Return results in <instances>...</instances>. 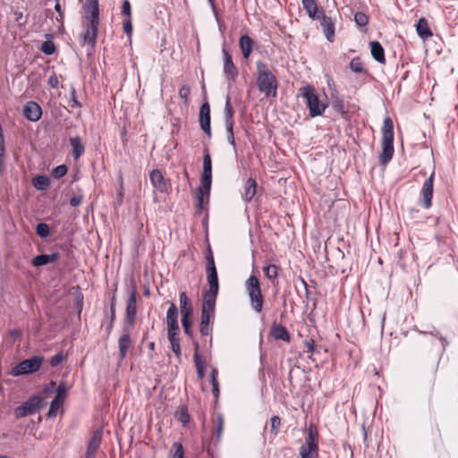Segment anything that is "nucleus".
<instances>
[{
	"label": "nucleus",
	"instance_id": "f257e3e1",
	"mask_svg": "<svg viewBox=\"0 0 458 458\" xmlns=\"http://www.w3.org/2000/svg\"><path fill=\"white\" fill-rule=\"evenodd\" d=\"M85 16L83 17L82 26L84 32L82 35V43L89 44L92 47L96 45V39L99 26V7L98 0H86L84 5Z\"/></svg>",
	"mask_w": 458,
	"mask_h": 458
},
{
	"label": "nucleus",
	"instance_id": "f03ea898",
	"mask_svg": "<svg viewBox=\"0 0 458 458\" xmlns=\"http://www.w3.org/2000/svg\"><path fill=\"white\" fill-rule=\"evenodd\" d=\"M256 83L259 92L266 97H276L278 81L276 75L271 72L268 65L263 61L256 62Z\"/></svg>",
	"mask_w": 458,
	"mask_h": 458
},
{
	"label": "nucleus",
	"instance_id": "7ed1b4c3",
	"mask_svg": "<svg viewBox=\"0 0 458 458\" xmlns=\"http://www.w3.org/2000/svg\"><path fill=\"white\" fill-rule=\"evenodd\" d=\"M382 152L380 154V162L386 165L391 161L394 155V123L390 117L384 119L382 128Z\"/></svg>",
	"mask_w": 458,
	"mask_h": 458
},
{
	"label": "nucleus",
	"instance_id": "20e7f679",
	"mask_svg": "<svg viewBox=\"0 0 458 458\" xmlns=\"http://www.w3.org/2000/svg\"><path fill=\"white\" fill-rule=\"evenodd\" d=\"M299 97L305 100L310 117L322 115L327 107V103L319 100L315 88L311 85H306L301 88Z\"/></svg>",
	"mask_w": 458,
	"mask_h": 458
},
{
	"label": "nucleus",
	"instance_id": "39448f33",
	"mask_svg": "<svg viewBox=\"0 0 458 458\" xmlns=\"http://www.w3.org/2000/svg\"><path fill=\"white\" fill-rule=\"evenodd\" d=\"M245 289L248 293L251 308L257 313H260L263 309L264 299L258 276L251 275L245 282Z\"/></svg>",
	"mask_w": 458,
	"mask_h": 458
},
{
	"label": "nucleus",
	"instance_id": "423d86ee",
	"mask_svg": "<svg viewBox=\"0 0 458 458\" xmlns=\"http://www.w3.org/2000/svg\"><path fill=\"white\" fill-rule=\"evenodd\" d=\"M43 360L44 358L38 355L23 360L13 369L12 375L19 377L35 373L40 369Z\"/></svg>",
	"mask_w": 458,
	"mask_h": 458
},
{
	"label": "nucleus",
	"instance_id": "0eeeda50",
	"mask_svg": "<svg viewBox=\"0 0 458 458\" xmlns=\"http://www.w3.org/2000/svg\"><path fill=\"white\" fill-rule=\"evenodd\" d=\"M223 53V73L229 85L236 81L239 75V70L233 61V57L225 47L222 49Z\"/></svg>",
	"mask_w": 458,
	"mask_h": 458
},
{
	"label": "nucleus",
	"instance_id": "6e6552de",
	"mask_svg": "<svg viewBox=\"0 0 458 458\" xmlns=\"http://www.w3.org/2000/svg\"><path fill=\"white\" fill-rule=\"evenodd\" d=\"M42 406V398L34 395L24 402L21 405L14 410L16 418H22L33 414L38 411Z\"/></svg>",
	"mask_w": 458,
	"mask_h": 458
},
{
	"label": "nucleus",
	"instance_id": "1a4fd4ad",
	"mask_svg": "<svg viewBox=\"0 0 458 458\" xmlns=\"http://www.w3.org/2000/svg\"><path fill=\"white\" fill-rule=\"evenodd\" d=\"M137 315V292L135 289L131 291L126 304V314H125V321L126 326L130 328L135 324Z\"/></svg>",
	"mask_w": 458,
	"mask_h": 458
},
{
	"label": "nucleus",
	"instance_id": "9d476101",
	"mask_svg": "<svg viewBox=\"0 0 458 458\" xmlns=\"http://www.w3.org/2000/svg\"><path fill=\"white\" fill-rule=\"evenodd\" d=\"M434 177L435 171L433 170L429 177L424 182L421 189L422 206L427 209L432 205Z\"/></svg>",
	"mask_w": 458,
	"mask_h": 458
},
{
	"label": "nucleus",
	"instance_id": "9b49d317",
	"mask_svg": "<svg viewBox=\"0 0 458 458\" xmlns=\"http://www.w3.org/2000/svg\"><path fill=\"white\" fill-rule=\"evenodd\" d=\"M320 26L322 28L323 33L326 38L329 42H334L335 40V20L326 15L324 11H321V17L319 19Z\"/></svg>",
	"mask_w": 458,
	"mask_h": 458
},
{
	"label": "nucleus",
	"instance_id": "f8f14e48",
	"mask_svg": "<svg viewBox=\"0 0 458 458\" xmlns=\"http://www.w3.org/2000/svg\"><path fill=\"white\" fill-rule=\"evenodd\" d=\"M22 114L29 121L38 122L42 116V109L37 102L31 100L24 105Z\"/></svg>",
	"mask_w": 458,
	"mask_h": 458
},
{
	"label": "nucleus",
	"instance_id": "ddd939ff",
	"mask_svg": "<svg viewBox=\"0 0 458 458\" xmlns=\"http://www.w3.org/2000/svg\"><path fill=\"white\" fill-rule=\"evenodd\" d=\"M199 125L203 131L211 137V126H210V106L208 102H204L199 109Z\"/></svg>",
	"mask_w": 458,
	"mask_h": 458
},
{
	"label": "nucleus",
	"instance_id": "4468645a",
	"mask_svg": "<svg viewBox=\"0 0 458 458\" xmlns=\"http://www.w3.org/2000/svg\"><path fill=\"white\" fill-rule=\"evenodd\" d=\"M131 328L129 327H123V335L119 337L118 347H119V358L120 360L125 359L128 350L131 346V340L130 336Z\"/></svg>",
	"mask_w": 458,
	"mask_h": 458
},
{
	"label": "nucleus",
	"instance_id": "2eb2a0df",
	"mask_svg": "<svg viewBox=\"0 0 458 458\" xmlns=\"http://www.w3.org/2000/svg\"><path fill=\"white\" fill-rule=\"evenodd\" d=\"M219 290H216L215 292L209 289L205 293L201 312L205 313L207 311L208 314L215 315V307H216V300L218 294Z\"/></svg>",
	"mask_w": 458,
	"mask_h": 458
},
{
	"label": "nucleus",
	"instance_id": "dca6fc26",
	"mask_svg": "<svg viewBox=\"0 0 458 458\" xmlns=\"http://www.w3.org/2000/svg\"><path fill=\"white\" fill-rule=\"evenodd\" d=\"M166 323L168 331H180L178 324V308L174 303H171L167 310Z\"/></svg>",
	"mask_w": 458,
	"mask_h": 458
},
{
	"label": "nucleus",
	"instance_id": "f3484780",
	"mask_svg": "<svg viewBox=\"0 0 458 458\" xmlns=\"http://www.w3.org/2000/svg\"><path fill=\"white\" fill-rule=\"evenodd\" d=\"M150 182L153 185V187L160 191V192H165L167 191V183L161 173L160 170L155 169L152 170L149 174Z\"/></svg>",
	"mask_w": 458,
	"mask_h": 458
},
{
	"label": "nucleus",
	"instance_id": "a211bd4d",
	"mask_svg": "<svg viewBox=\"0 0 458 458\" xmlns=\"http://www.w3.org/2000/svg\"><path fill=\"white\" fill-rule=\"evenodd\" d=\"M270 335L276 339V340H283L284 342H290L291 337L290 334L287 331L286 327H284L281 324L273 323L270 330Z\"/></svg>",
	"mask_w": 458,
	"mask_h": 458
},
{
	"label": "nucleus",
	"instance_id": "6ab92c4d",
	"mask_svg": "<svg viewBox=\"0 0 458 458\" xmlns=\"http://www.w3.org/2000/svg\"><path fill=\"white\" fill-rule=\"evenodd\" d=\"M59 257L60 254L58 252H53L51 254H40L34 257V259L31 261V264L34 267H42L56 261L59 259Z\"/></svg>",
	"mask_w": 458,
	"mask_h": 458
},
{
	"label": "nucleus",
	"instance_id": "aec40b11",
	"mask_svg": "<svg viewBox=\"0 0 458 458\" xmlns=\"http://www.w3.org/2000/svg\"><path fill=\"white\" fill-rule=\"evenodd\" d=\"M214 316L215 315L208 314L207 311H205V313L201 312L199 332L202 335L207 336L211 334Z\"/></svg>",
	"mask_w": 458,
	"mask_h": 458
},
{
	"label": "nucleus",
	"instance_id": "412c9836",
	"mask_svg": "<svg viewBox=\"0 0 458 458\" xmlns=\"http://www.w3.org/2000/svg\"><path fill=\"white\" fill-rule=\"evenodd\" d=\"M239 46L242 50V56L248 59L252 52L254 40L248 35H242L239 40Z\"/></svg>",
	"mask_w": 458,
	"mask_h": 458
},
{
	"label": "nucleus",
	"instance_id": "4be33fe9",
	"mask_svg": "<svg viewBox=\"0 0 458 458\" xmlns=\"http://www.w3.org/2000/svg\"><path fill=\"white\" fill-rule=\"evenodd\" d=\"M370 53L372 57L379 64H386L385 50L378 41H371Z\"/></svg>",
	"mask_w": 458,
	"mask_h": 458
},
{
	"label": "nucleus",
	"instance_id": "5701e85b",
	"mask_svg": "<svg viewBox=\"0 0 458 458\" xmlns=\"http://www.w3.org/2000/svg\"><path fill=\"white\" fill-rule=\"evenodd\" d=\"M415 27H416L417 34L423 40H426V39L429 38L430 37H432L433 33L428 27V21L425 18L419 19Z\"/></svg>",
	"mask_w": 458,
	"mask_h": 458
},
{
	"label": "nucleus",
	"instance_id": "b1692460",
	"mask_svg": "<svg viewBox=\"0 0 458 458\" xmlns=\"http://www.w3.org/2000/svg\"><path fill=\"white\" fill-rule=\"evenodd\" d=\"M303 8L306 10L310 18L313 20H319L321 17V11L318 12L316 0H302Z\"/></svg>",
	"mask_w": 458,
	"mask_h": 458
},
{
	"label": "nucleus",
	"instance_id": "393cba45",
	"mask_svg": "<svg viewBox=\"0 0 458 458\" xmlns=\"http://www.w3.org/2000/svg\"><path fill=\"white\" fill-rule=\"evenodd\" d=\"M210 194H208L203 187H199L196 192L197 199V206H196V215H200L201 212L205 209V202H208V198Z\"/></svg>",
	"mask_w": 458,
	"mask_h": 458
},
{
	"label": "nucleus",
	"instance_id": "a878e982",
	"mask_svg": "<svg viewBox=\"0 0 458 458\" xmlns=\"http://www.w3.org/2000/svg\"><path fill=\"white\" fill-rule=\"evenodd\" d=\"M257 182L253 178H249L245 184L243 199L245 201L250 202L253 199L257 193Z\"/></svg>",
	"mask_w": 458,
	"mask_h": 458
},
{
	"label": "nucleus",
	"instance_id": "bb28decb",
	"mask_svg": "<svg viewBox=\"0 0 458 458\" xmlns=\"http://www.w3.org/2000/svg\"><path fill=\"white\" fill-rule=\"evenodd\" d=\"M180 331H168V340L173 352L179 358L181 356Z\"/></svg>",
	"mask_w": 458,
	"mask_h": 458
},
{
	"label": "nucleus",
	"instance_id": "cd10ccee",
	"mask_svg": "<svg viewBox=\"0 0 458 458\" xmlns=\"http://www.w3.org/2000/svg\"><path fill=\"white\" fill-rule=\"evenodd\" d=\"M212 184V168H203L201 178H200V186L203 187L208 194H210Z\"/></svg>",
	"mask_w": 458,
	"mask_h": 458
},
{
	"label": "nucleus",
	"instance_id": "c85d7f7f",
	"mask_svg": "<svg viewBox=\"0 0 458 458\" xmlns=\"http://www.w3.org/2000/svg\"><path fill=\"white\" fill-rule=\"evenodd\" d=\"M318 430L310 425L308 428V435L305 439V444L301 446H311V447H318Z\"/></svg>",
	"mask_w": 458,
	"mask_h": 458
},
{
	"label": "nucleus",
	"instance_id": "c756f323",
	"mask_svg": "<svg viewBox=\"0 0 458 458\" xmlns=\"http://www.w3.org/2000/svg\"><path fill=\"white\" fill-rule=\"evenodd\" d=\"M71 146L72 147V156L74 159H78L85 151L84 145L79 136L70 139Z\"/></svg>",
	"mask_w": 458,
	"mask_h": 458
},
{
	"label": "nucleus",
	"instance_id": "7c9ffc66",
	"mask_svg": "<svg viewBox=\"0 0 458 458\" xmlns=\"http://www.w3.org/2000/svg\"><path fill=\"white\" fill-rule=\"evenodd\" d=\"M180 310H181V315H185V312L187 315L192 314V305L187 297V294L185 292L180 293Z\"/></svg>",
	"mask_w": 458,
	"mask_h": 458
},
{
	"label": "nucleus",
	"instance_id": "2f4dec72",
	"mask_svg": "<svg viewBox=\"0 0 458 458\" xmlns=\"http://www.w3.org/2000/svg\"><path fill=\"white\" fill-rule=\"evenodd\" d=\"M50 183V179L47 175H37L32 180L33 186L38 191H46Z\"/></svg>",
	"mask_w": 458,
	"mask_h": 458
},
{
	"label": "nucleus",
	"instance_id": "473e14b6",
	"mask_svg": "<svg viewBox=\"0 0 458 458\" xmlns=\"http://www.w3.org/2000/svg\"><path fill=\"white\" fill-rule=\"evenodd\" d=\"M207 281L209 285V289L212 291L219 290V282L216 268L206 271Z\"/></svg>",
	"mask_w": 458,
	"mask_h": 458
},
{
	"label": "nucleus",
	"instance_id": "72a5a7b5",
	"mask_svg": "<svg viewBox=\"0 0 458 458\" xmlns=\"http://www.w3.org/2000/svg\"><path fill=\"white\" fill-rule=\"evenodd\" d=\"M101 441H102V428H98L92 434V436L89 439V445H88V448L90 450L98 451V449L100 446Z\"/></svg>",
	"mask_w": 458,
	"mask_h": 458
},
{
	"label": "nucleus",
	"instance_id": "f704fd0d",
	"mask_svg": "<svg viewBox=\"0 0 458 458\" xmlns=\"http://www.w3.org/2000/svg\"><path fill=\"white\" fill-rule=\"evenodd\" d=\"M46 38H47V40L44 41L41 44L40 50L45 55H51L56 50L55 44L49 39L53 38V35L50 33H47Z\"/></svg>",
	"mask_w": 458,
	"mask_h": 458
},
{
	"label": "nucleus",
	"instance_id": "c9c22d12",
	"mask_svg": "<svg viewBox=\"0 0 458 458\" xmlns=\"http://www.w3.org/2000/svg\"><path fill=\"white\" fill-rule=\"evenodd\" d=\"M224 429V419L222 414H217L216 428L213 433V441L216 443L220 442V438Z\"/></svg>",
	"mask_w": 458,
	"mask_h": 458
},
{
	"label": "nucleus",
	"instance_id": "e433bc0d",
	"mask_svg": "<svg viewBox=\"0 0 458 458\" xmlns=\"http://www.w3.org/2000/svg\"><path fill=\"white\" fill-rule=\"evenodd\" d=\"M350 69L355 73H369L360 57H354L352 59L350 62Z\"/></svg>",
	"mask_w": 458,
	"mask_h": 458
},
{
	"label": "nucleus",
	"instance_id": "4c0bfd02",
	"mask_svg": "<svg viewBox=\"0 0 458 458\" xmlns=\"http://www.w3.org/2000/svg\"><path fill=\"white\" fill-rule=\"evenodd\" d=\"M300 455L301 458H318V447L301 446Z\"/></svg>",
	"mask_w": 458,
	"mask_h": 458
},
{
	"label": "nucleus",
	"instance_id": "58836bf2",
	"mask_svg": "<svg viewBox=\"0 0 458 458\" xmlns=\"http://www.w3.org/2000/svg\"><path fill=\"white\" fill-rule=\"evenodd\" d=\"M265 276L269 279L273 284L277 278L279 267L274 264L268 265L263 268Z\"/></svg>",
	"mask_w": 458,
	"mask_h": 458
},
{
	"label": "nucleus",
	"instance_id": "ea45409f",
	"mask_svg": "<svg viewBox=\"0 0 458 458\" xmlns=\"http://www.w3.org/2000/svg\"><path fill=\"white\" fill-rule=\"evenodd\" d=\"M184 457V449L181 443L175 442L173 444L170 450V457L169 458H183Z\"/></svg>",
	"mask_w": 458,
	"mask_h": 458
},
{
	"label": "nucleus",
	"instance_id": "a19ab883",
	"mask_svg": "<svg viewBox=\"0 0 458 458\" xmlns=\"http://www.w3.org/2000/svg\"><path fill=\"white\" fill-rule=\"evenodd\" d=\"M64 402L62 400L54 398L50 403V407L48 410L47 417L54 418L56 416L58 410L60 409L62 403Z\"/></svg>",
	"mask_w": 458,
	"mask_h": 458
},
{
	"label": "nucleus",
	"instance_id": "79ce46f5",
	"mask_svg": "<svg viewBox=\"0 0 458 458\" xmlns=\"http://www.w3.org/2000/svg\"><path fill=\"white\" fill-rule=\"evenodd\" d=\"M234 110L231 105L230 98L227 96L225 106V122H233Z\"/></svg>",
	"mask_w": 458,
	"mask_h": 458
},
{
	"label": "nucleus",
	"instance_id": "37998d69",
	"mask_svg": "<svg viewBox=\"0 0 458 458\" xmlns=\"http://www.w3.org/2000/svg\"><path fill=\"white\" fill-rule=\"evenodd\" d=\"M36 233L40 238L48 237L49 233H50V229H49L48 225H47L46 223H38L36 226Z\"/></svg>",
	"mask_w": 458,
	"mask_h": 458
},
{
	"label": "nucleus",
	"instance_id": "c03bdc74",
	"mask_svg": "<svg viewBox=\"0 0 458 458\" xmlns=\"http://www.w3.org/2000/svg\"><path fill=\"white\" fill-rule=\"evenodd\" d=\"M177 419L183 424L186 425L190 421V415L188 408L185 405L181 406L180 411L177 413Z\"/></svg>",
	"mask_w": 458,
	"mask_h": 458
},
{
	"label": "nucleus",
	"instance_id": "a18cd8bd",
	"mask_svg": "<svg viewBox=\"0 0 458 458\" xmlns=\"http://www.w3.org/2000/svg\"><path fill=\"white\" fill-rule=\"evenodd\" d=\"M354 21L360 28L366 27L369 22V17L361 12H358L354 15Z\"/></svg>",
	"mask_w": 458,
	"mask_h": 458
},
{
	"label": "nucleus",
	"instance_id": "49530a36",
	"mask_svg": "<svg viewBox=\"0 0 458 458\" xmlns=\"http://www.w3.org/2000/svg\"><path fill=\"white\" fill-rule=\"evenodd\" d=\"M67 389L68 388H67L66 383L61 382L59 384V386H57V388L55 389L56 394H55V398L62 400L64 402V398L66 396V394H67Z\"/></svg>",
	"mask_w": 458,
	"mask_h": 458
},
{
	"label": "nucleus",
	"instance_id": "de8ad7c7",
	"mask_svg": "<svg viewBox=\"0 0 458 458\" xmlns=\"http://www.w3.org/2000/svg\"><path fill=\"white\" fill-rule=\"evenodd\" d=\"M68 171L66 165H60L55 167L52 171V176L55 179H60L66 174Z\"/></svg>",
	"mask_w": 458,
	"mask_h": 458
},
{
	"label": "nucleus",
	"instance_id": "09e8293b",
	"mask_svg": "<svg viewBox=\"0 0 458 458\" xmlns=\"http://www.w3.org/2000/svg\"><path fill=\"white\" fill-rule=\"evenodd\" d=\"M270 423H271V433L275 436L277 435L278 433V429L280 428L281 427V419L279 416L277 415H275L271 418L270 420Z\"/></svg>",
	"mask_w": 458,
	"mask_h": 458
},
{
	"label": "nucleus",
	"instance_id": "8fccbe9b",
	"mask_svg": "<svg viewBox=\"0 0 458 458\" xmlns=\"http://www.w3.org/2000/svg\"><path fill=\"white\" fill-rule=\"evenodd\" d=\"M199 344L198 343H195L194 344V355H193V360H194V363H195V367H196V369H199V368H205L199 353H198V350H199Z\"/></svg>",
	"mask_w": 458,
	"mask_h": 458
},
{
	"label": "nucleus",
	"instance_id": "3c124183",
	"mask_svg": "<svg viewBox=\"0 0 458 458\" xmlns=\"http://www.w3.org/2000/svg\"><path fill=\"white\" fill-rule=\"evenodd\" d=\"M191 93V88L187 85H182L179 89V96L184 100V104H188V98Z\"/></svg>",
	"mask_w": 458,
	"mask_h": 458
},
{
	"label": "nucleus",
	"instance_id": "603ef678",
	"mask_svg": "<svg viewBox=\"0 0 458 458\" xmlns=\"http://www.w3.org/2000/svg\"><path fill=\"white\" fill-rule=\"evenodd\" d=\"M70 104L72 107H81V104L77 99L76 89L73 86L71 87V99Z\"/></svg>",
	"mask_w": 458,
	"mask_h": 458
},
{
	"label": "nucleus",
	"instance_id": "864d4df0",
	"mask_svg": "<svg viewBox=\"0 0 458 458\" xmlns=\"http://www.w3.org/2000/svg\"><path fill=\"white\" fill-rule=\"evenodd\" d=\"M64 360L63 352H58L50 359V365L52 367H57Z\"/></svg>",
	"mask_w": 458,
	"mask_h": 458
},
{
	"label": "nucleus",
	"instance_id": "5fc2aeb1",
	"mask_svg": "<svg viewBox=\"0 0 458 458\" xmlns=\"http://www.w3.org/2000/svg\"><path fill=\"white\" fill-rule=\"evenodd\" d=\"M122 14L126 16L127 18L131 17V4L128 0H124L122 4Z\"/></svg>",
	"mask_w": 458,
	"mask_h": 458
},
{
	"label": "nucleus",
	"instance_id": "6e6d98bb",
	"mask_svg": "<svg viewBox=\"0 0 458 458\" xmlns=\"http://www.w3.org/2000/svg\"><path fill=\"white\" fill-rule=\"evenodd\" d=\"M123 28L124 33L128 37H131V33H132V24H131V18H127L126 20L123 21Z\"/></svg>",
	"mask_w": 458,
	"mask_h": 458
},
{
	"label": "nucleus",
	"instance_id": "4d7b16f0",
	"mask_svg": "<svg viewBox=\"0 0 458 458\" xmlns=\"http://www.w3.org/2000/svg\"><path fill=\"white\" fill-rule=\"evenodd\" d=\"M420 334H430V335H434V336L437 337V338L440 340V342L442 343L443 349H445V344H446V340H445V337L440 334V332H439V331H437V330H435V331H433V332L420 331Z\"/></svg>",
	"mask_w": 458,
	"mask_h": 458
},
{
	"label": "nucleus",
	"instance_id": "13d9d810",
	"mask_svg": "<svg viewBox=\"0 0 458 458\" xmlns=\"http://www.w3.org/2000/svg\"><path fill=\"white\" fill-rule=\"evenodd\" d=\"M83 200L82 194H75L70 199V205L72 207H78Z\"/></svg>",
	"mask_w": 458,
	"mask_h": 458
},
{
	"label": "nucleus",
	"instance_id": "bf43d9fd",
	"mask_svg": "<svg viewBox=\"0 0 458 458\" xmlns=\"http://www.w3.org/2000/svg\"><path fill=\"white\" fill-rule=\"evenodd\" d=\"M203 168H212L211 157L208 149L205 150L203 157Z\"/></svg>",
	"mask_w": 458,
	"mask_h": 458
},
{
	"label": "nucleus",
	"instance_id": "052dcab7",
	"mask_svg": "<svg viewBox=\"0 0 458 458\" xmlns=\"http://www.w3.org/2000/svg\"><path fill=\"white\" fill-rule=\"evenodd\" d=\"M191 316V315H187L186 313H185V315H182V325L183 329H187V327H191V321L190 318Z\"/></svg>",
	"mask_w": 458,
	"mask_h": 458
},
{
	"label": "nucleus",
	"instance_id": "680f3d73",
	"mask_svg": "<svg viewBox=\"0 0 458 458\" xmlns=\"http://www.w3.org/2000/svg\"><path fill=\"white\" fill-rule=\"evenodd\" d=\"M59 81L56 75H52L48 78V85L53 88L56 89L58 87Z\"/></svg>",
	"mask_w": 458,
	"mask_h": 458
},
{
	"label": "nucleus",
	"instance_id": "e2e57ef3",
	"mask_svg": "<svg viewBox=\"0 0 458 458\" xmlns=\"http://www.w3.org/2000/svg\"><path fill=\"white\" fill-rule=\"evenodd\" d=\"M305 346L307 347V352L310 353H314L316 352V345L313 340L305 341Z\"/></svg>",
	"mask_w": 458,
	"mask_h": 458
},
{
	"label": "nucleus",
	"instance_id": "0e129e2a",
	"mask_svg": "<svg viewBox=\"0 0 458 458\" xmlns=\"http://www.w3.org/2000/svg\"><path fill=\"white\" fill-rule=\"evenodd\" d=\"M110 318H111L112 322H114L115 319V299H114V297L112 298V301H111Z\"/></svg>",
	"mask_w": 458,
	"mask_h": 458
},
{
	"label": "nucleus",
	"instance_id": "69168bd1",
	"mask_svg": "<svg viewBox=\"0 0 458 458\" xmlns=\"http://www.w3.org/2000/svg\"><path fill=\"white\" fill-rule=\"evenodd\" d=\"M55 382L54 381H51L50 384L47 385L45 387H44V392L46 394H52L55 391Z\"/></svg>",
	"mask_w": 458,
	"mask_h": 458
},
{
	"label": "nucleus",
	"instance_id": "338daca9",
	"mask_svg": "<svg viewBox=\"0 0 458 458\" xmlns=\"http://www.w3.org/2000/svg\"><path fill=\"white\" fill-rule=\"evenodd\" d=\"M233 123H234L233 122H229V121L225 122V129H226L227 136L233 135Z\"/></svg>",
	"mask_w": 458,
	"mask_h": 458
},
{
	"label": "nucleus",
	"instance_id": "774afa93",
	"mask_svg": "<svg viewBox=\"0 0 458 458\" xmlns=\"http://www.w3.org/2000/svg\"><path fill=\"white\" fill-rule=\"evenodd\" d=\"M206 271L216 268L215 259H206Z\"/></svg>",
	"mask_w": 458,
	"mask_h": 458
}]
</instances>
